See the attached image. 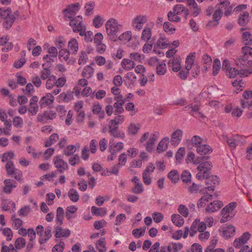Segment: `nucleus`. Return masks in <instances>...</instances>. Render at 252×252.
Masks as SVG:
<instances>
[{"mask_svg": "<svg viewBox=\"0 0 252 252\" xmlns=\"http://www.w3.org/2000/svg\"><path fill=\"white\" fill-rule=\"evenodd\" d=\"M68 48L73 51V53L76 54L78 50V45L77 40L73 38L68 42Z\"/></svg>", "mask_w": 252, "mask_h": 252, "instance_id": "obj_32", "label": "nucleus"}, {"mask_svg": "<svg viewBox=\"0 0 252 252\" xmlns=\"http://www.w3.org/2000/svg\"><path fill=\"white\" fill-rule=\"evenodd\" d=\"M152 30L149 27H145L142 31L141 34V39L144 41H148L151 38Z\"/></svg>", "mask_w": 252, "mask_h": 252, "instance_id": "obj_25", "label": "nucleus"}, {"mask_svg": "<svg viewBox=\"0 0 252 252\" xmlns=\"http://www.w3.org/2000/svg\"><path fill=\"white\" fill-rule=\"evenodd\" d=\"M79 3H76L70 5H68V7L63 10V12L64 13V16L65 19L68 18L70 20L75 17L77 12L79 9Z\"/></svg>", "mask_w": 252, "mask_h": 252, "instance_id": "obj_7", "label": "nucleus"}, {"mask_svg": "<svg viewBox=\"0 0 252 252\" xmlns=\"http://www.w3.org/2000/svg\"><path fill=\"white\" fill-rule=\"evenodd\" d=\"M44 116L47 120H53L56 118L57 115L53 111H46L44 112Z\"/></svg>", "mask_w": 252, "mask_h": 252, "instance_id": "obj_64", "label": "nucleus"}, {"mask_svg": "<svg viewBox=\"0 0 252 252\" xmlns=\"http://www.w3.org/2000/svg\"><path fill=\"white\" fill-rule=\"evenodd\" d=\"M206 185L207 186L206 188L208 190L214 191L215 187L219 184V178L217 176L208 175L205 177Z\"/></svg>", "mask_w": 252, "mask_h": 252, "instance_id": "obj_8", "label": "nucleus"}, {"mask_svg": "<svg viewBox=\"0 0 252 252\" xmlns=\"http://www.w3.org/2000/svg\"><path fill=\"white\" fill-rule=\"evenodd\" d=\"M74 92L68 91L66 93H62L60 94V97L62 100L66 102L70 101L73 98V94Z\"/></svg>", "mask_w": 252, "mask_h": 252, "instance_id": "obj_36", "label": "nucleus"}, {"mask_svg": "<svg viewBox=\"0 0 252 252\" xmlns=\"http://www.w3.org/2000/svg\"><path fill=\"white\" fill-rule=\"evenodd\" d=\"M195 56L194 54H189L186 60L185 67L187 70H189L191 68L192 65L194 63Z\"/></svg>", "mask_w": 252, "mask_h": 252, "instance_id": "obj_29", "label": "nucleus"}, {"mask_svg": "<svg viewBox=\"0 0 252 252\" xmlns=\"http://www.w3.org/2000/svg\"><path fill=\"white\" fill-rule=\"evenodd\" d=\"M146 227H144L142 230L141 229H134L132 230V234L136 238H139L143 235L145 233Z\"/></svg>", "mask_w": 252, "mask_h": 252, "instance_id": "obj_63", "label": "nucleus"}, {"mask_svg": "<svg viewBox=\"0 0 252 252\" xmlns=\"http://www.w3.org/2000/svg\"><path fill=\"white\" fill-rule=\"evenodd\" d=\"M51 70L48 67H45L41 71V78L45 80L50 76Z\"/></svg>", "mask_w": 252, "mask_h": 252, "instance_id": "obj_56", "label": "nucleus"}, {"mask_svg": "<svg viewBox=\"0 0 252 252\" xmlns=\"http://www.w3.org/2000/svg\"><path fill=\"white\" fill-rule=\"evenodd\" d=\"M212 167V164L210 161H206L200 163L197 167L199 171L196 177L198 180L204 179L205 177L210 174V171Z\"/></svg>", "mask_w": 252, "mask_h": 252, "instance_id": "obj_5", "label": "nucleus"}, {"mask_svg": "<svg viewBox=\"0 0 252 252\" xmlns=\"http://www.w3.org/2000/svg\"><path fill=\"white\" fill-rule=\"evenodd\" d=\"M56 238L67 237L70 235V231L68 229H63L61 226H58L55 228Z\"/></svg>", "mask_w": 252, "mask_h": 252, "instance_id": "obj_14", "label": "nucleus"}, {"mask_svg": "<svg viewBox=\"0 0 252 252\" xmlns=\"http://www.w3.org/2000/svg\"><path fill=\"white\" fill-rule=\"evenodd\" d=\"M103 21V19L101 17V16L97 15L95 16L93 20L94 26L96 28H99L102 26Z\"/></svg>", "mask_w": 252, "mask_h": 252, "instance_id": "obj_52", "label": "nucleus"}, {"mask_svg": "<svg viewBox=\"0 0 252 252\" xmlns=\"http://www.w3.org/2000/svg\"><path fill=\"white\" fill-rule=\"evenodd\" d=\"M0 230L2 231V233L3 235L6 236V240L9 241L11 240L13 236V233L10 228L5 227L4 228H1Z\"/></svg>", "mask_w": 252, "mask_h": 252, "instance_id": "obj_42", "label": "nucleus"}, {"mask_svg": "<svg viewBox=\"0 0 252 252\" xmlns=\"http://www.w3.org/2000/svg\"><path fill=\"white\" fill-rule=\"evenodd\" d=\"M125 103L122 102H116L113 105L108 104L105 106V110L106 114L110 116L114 113L115 115L122 114L124 112L123 105Z\"/></svg>", "mask_w": 252, "mask_h": 252, "instance_id": "obj_6", "label": "nucleus"}, {"mask_svg": "<svg viewBox=\"0 0 252 252\" xmlns=\"http://www.w3.org/2000/svg\"><path fill=\"white\" fill-rule=\"evenodd\" d=\"M220 69V60L216 59L214 60L213 65V74L214 76L217 75Z\"/></svg>", "mask_w": 252, "mask_h": 252, "instance_id": "obj_39", "label": "nucleus"}, {"mask_svg": "<svg viewBox=\"0 0 252 252\" xmlns=\"http://www.w3.org/2000/svg\"><path fill=\"white\" fill-rule=\"evenodd\" d=\"M56 77L54 75L50 76L46 82V88L47 89H51L55 85H56Z\"/></svg>", "mask_w": 252, "mask_h": 252, "instance_id": "obj_44", "label": "nucleus"}, {"mask_svg": "<svg viewBox=\"0 0 252 252\" xmlns=\"http://www.w3.org/2000/svg\"><path fill=\"white\" fill-rule=\"evenodd\" d=\"M157 136L154 133L148 139L146 149L148 152H151L154 148L155 142L157 140Z\"/></svg>", "mask_w": 252, "mask_h": 252, "instance_id": "obj_21", "label": "nucleus"}, {"mask_svg": "<svg viewBox=\"0 0 252 252\" xmlns=\"http://www.w3.org/2000/svg\"><path fill=\"white\" fill-rule=\"evenodd\" d=\"M185 9V7L183 5L177 4L174 6L173 10L175 14L178 15L183 13Z\"/></svg>", "mask_w": 252, "mask_h": 252, "instance_id": "obj_55", "label": "nucleus"}, {"mask_svg": "<svg viewBox=\"0 0 252 252\" xmlns=\"http://www.w3.org/2000/svg\"><path fill=\"white\" fill-rule=\"evenodd\" d=\"M199 224V220H194L190 227L191 232L190 233V236L192 237L197 232V227L198 228V225Z\"/></svg>", "mask_w": 252, "mask_h": 252, "instance_id": "obj_59", "label": "nucleus"}, {"mask_svg": "<svg viewBox=\"0 0 252 252\" xmlns=\"http://www.w3.org/2000/svg\"><path fill=\"white\" fill-rule=\"evenodd\" d=\"M3 19L4 21L2 23L3 27L7 30L12 26L14 21H15L16 17H15L14 15H13L8 16V17L5 18Z\"/></svg>", "mask_w": 252, "mask_h": 252, "instance_id": "obj_19", "label": "nucleus"}, {"mask_svg": "<svg viewBox=\"0 0 252 252\" xmlns=\"http://www.w3.org/2000/svg\"><path fill=\"white\" fill-rule=\"evenodd\" d=\"M92 112L94 115H98L100 119L104 118V112L102 110V107L99 103L95 104L93 105Z\"/></svg>", "mask_w": 252, "mask_h": 252, "instance_id": "obj_16", "label": "nucleus"}, {"mask_svg": "<svg viewBox=\"0 0 252 252\" xmlns=\"http://www.w3.org/2000/svg\"><path fill=\"white\" fill-rule=\"evenodd\" d=\"M213 195H205L203 196L200 199H199L197 202V207L198 208H200L203 207V202L202 201H206L207 202H209L212 200Z\"/></svg>", "mask_w": 252, "mask_h": 252, "instance_id": "obj_40", "label": "nucleus"}, {"mask_svg": "<svg viewBox=\"0 0 252 252\" xmlns=\"http://www.w3.org/2000/svg\"><path fill=\"white\" fill-rule=\"evenodd\" d=\"M54 97L53 95L50 93L46 94L45 96H43L39 102L41 107H44L46 106H49L54 102Z\"/></svg>", "mask_w": 252, "mask_h": 252, "instance_id": "obj_12", "label": "nucleus"}, {"mask_svg": "<svg viewBox=\"0 0 252 252\" xmlns=\"http://www.w3.org/2000/svg\"><path fill=\"white\" fill-rule=\"evenodd\" d=\"M13 15L12 14L11 9L10 8H5L4 7L0 8V16L4 19Z\"/></svg>", "mask_w": 252, "mask_h": 252, "instance_id": "obj_38", "label": "nucleus"}, {"mask_svg": "<svg viewBox=\"0 0 252 252\" xmlns=\"http://www.w3.org/2000/svg\"><path fill=\"white\" fill-rule=\"evenodd\" d=\"M235 232V228L233 225L228 226L223 230V236L226 238H228Z\"/></svg>", "mask_w": 252, "mask_h": 252, "instance_id": "obj_30", "label": "nucleus"}, {"mask_svg": "<svg viewBox=\"0 0 252 252\" xmlns=\"http://www.w3.org/2000/svg\"><path fill=\"white\" fill-rule=\"evenodd\" d=\"M167 177L172 183L176 184L179 180L180 175L177 170H173L168 174Z\"/></svg>", "mask_w": 252, "mask_h": 252, "instance_id": "obj_27", "label": "nucleus"}, {"mask_svg": "<svg viewBox=\"0 0 252 252\" xmlns=\"http://www.w3.org/2000/svg\"><path fill=\"white\" fill-rule=\"evenodd\" d=\"M232 5L230 4V2L229 1L226 0H224L223 1H220V3H218L217 5V8L218 9H220L222 10V8H224V9L225 10L226 8H228Z\"/></svg>", "mask_w": 252, "mask_h": 252, "instance_id": "obj_54", "label": "nucleus"}, {"mask_svg": "<svg viewBox=\"0 0 252 252\" xmlns=\"http://www.w3.org/2000/svg\"><path fill=\"white\" fill-rule=\"evenodd\" d=\"M168 65L169 67L172 68V69L174 72L178 71L181 67L180 59L179 58L173 59L170 60L168 63Z\"/></svg>", "mask_w": 252, "mask_h": 252, "instance_id": "obj_15", "label": "nucleus"}, {"mask_svg": "<svg viewBox=\"0 0 252 252\" xmlns=\"http://www.w3.org/2000/svg\"><path fill=\"white\" fill-rule=\"evenodd\" d=\"M96 249L98 250L99 252H105L106 249L105 246V238H100L97 244Z\"/></svg>", "mask_w": 252, "mask_h": 252, "instance_id": "obj_45", "label": "nucleus"}, {"mask_svg": "<svg viewBox=\"0 0 252 252\" xmlns=\"http://www.w3.org/2000/svg\"><path fill=\"white\" fill-rule=\"evenodd\" d=\"M202 186L192 183L191 185L189 186L187 188L188 191L190 193H197L198 191L200 190V188Z\"/></svg>", "mask_w": 252, "mask_h": 252, "instance_id": "obj_41", "label": "nucleus"}, {"mask_svg": "<svg viewBox=\"0 0 252 252\" xmlns=\"http://www.w3.org/2000/svg\"><path fill=\"white\" fill-rule=\"evenodd\" d=\"M5 170L8 176H11L19 182L22 181L23 177L22 172L21 170L15 167L13 161L6 162Z\"/></svg>", "mask_w": 252, "mask_h": 252, "instance_id": "obj_4", "label": "nucleus"}, {"mask_svg": "<svg viewBox=\"0 0 252 252\" xmlns=\"http://www.w3.org/2000/svg\"><path fill=\"white\" fill-rule=\"evenodd\" d=\"M223 206L221 201H213L210 203L206 208L205 211L207 213H213L218 211Z\"/></svg>", "mask_w": 252, "mask_h": 252, "instance_id": "obj_11", "label": "nucleus"}, {"mask_svg": "<svg viewBox=\"0 0 252 252\" xmlns=\"http://www.w3.org/2000/svg\"><path fill=\"white\" fill-rule=\"evenodd\" d=\"M181 178L184 183L188 184L189 183H190L191 174L189 171L185 170L182 172Z\"/></svg>", "mask_w": 252, "mask_h": 252, "instance_id": "obj_33", "label": "nucleus"}, {"mask_svg": "<svg viewBox=\"0 0 252 252\" xmlns=\"http://www.w3.org/2000/svg\"><path fill=\"white\" fill-rule=\"evenodd\" d=\"M94 92L92 93V90L91 87H85L82 90L81 94L83 96H87L89 95H90L91 98H94Z\"/></svg>", "mask_w": 252, "mask_h": 252, "instance_id": "obj_49", "label": "nucleus"}, {"mask_svg": "<svg viewBox=\"0 0 252 252\" xmlns=\"http://www.w3.org/2000/svg\"><path fill=\"white\" fill-rule=\"evenodd\" d=\"M157 73L158 75H164L166 71V65L165 63L160 64L157 66L156 68Z\"/></svg>", "mask_w": 252, "mask_h": 252, "instance_id": "obj_58", "label": "nucleus"}, {"mask_svg": "<svg viewBox=\"0 0 252 252\" xmlns=\"http://www.w3.org/2000/svg\"><path fill=\"white\" fill-rule=\"evenodd\" d=\"M163 29L166 32L169 34H172L176 31V29L174 27L173 25L168 22H165L164 23Z\"/></svg>", "mask_w": 252, "mask_h": 252, "instance_id": "obj_35", "label": "nucleus"}, {"mask_svg": "<svg viewBox=\"0 0 252 252\" xmlns=\"http://www.w3.org/2000/svg\"><path fill=\"white\" fill-rule=\"evenodd\" d=\"M65 244L63 242H60L56 244L52 249L53 252H63Z\"/></svg>", "mask_w": 252, "mask_h": 252, "instance_id": "obj_57", "label": "nucleus"}, {"mask_svg": "<svg viewBox=\"0 0 252 252\" xmlns=\"http://www.w3.org/2000/svg\"><path fill=\"white\" fill-rule=\"evenodd\" d=\"M76 150V148L74 145H68L64 151V154L67 156H70L75 153Z\"/></svg>", "mask_w": 252, "mask_h": 252, "instance_id": "obj_47", "label": "nucleus"}, {"mask_svg": "<svg viewBox=\"0 0 252 252\" xmlns=\"http://www.w3.org/2000/svg\"><path fill=\"white\" fill-rule=\"evenodd\" d=\"M70 199L73 202H77L79 198V194L76 189H71L68 193Z\"/></svg>", "mask_w": 252, "mask_h": 252, "instance_id": "obj_31", "label": "nucleus"}, {"mask_svg": "<svg viewBox=\"0 0 252 252\" xmlns=\"http://www.w3.org/2000/svg\"><path fill=\"white\" fill-rule=\"evenodd\" d=\"M191 142L192 145L197 148L202 144L203 139L199 136L194 135L192 137Z\"/></svg>", "mask_w": 252, "mask_h": 252, "instance_id": "obj_43", "label": "nucleus"}, {"mask_svg": "<svg viewBox=\"0 0 252 252\" xmlns=\"http://www.w3.org/2000/svg\"><path fill=\"white\" fill-rule=\"evenodd\" d=\"M169 142V138L167 137H164L158 143L157 147V152L158 153H161L165 151L168 147V144Z\"/></svg>", "mask_w": 252, "mask_h": 252, "instance_id": "obj_18", "label": "nucleus"}, {"mask_svg": "<svg viewBox=\"0 0 252 252\" xmlns=\"http://www.w3.org/2000/svg\"><path fill=\"white\" fill-rule=\"evenodd\" d=\"M105 28L107 34L110 39L114 41L117 40L119 31V27L117 20L111 18L108 20L105 24Z\"/></svg>", "mask_w": 252, "mask_h": 252, "instance_id": "obj_1", "label": "nucleus"}, {"mask_svg": "<svg viewBox=\"0 0 252 252\" xmlns=\"http://www.w3.org/2000/svg\"><path fill=\"white\" fill-rule=\"evenodd\" d=\"M236 203L232 202L230 203L221 211V214L222 216L220 220L221 223H224L231 219L234 216L233 212V210L236 207Z\"/></svg>", "mask_w": 252, "mask_h": 252, "instance_id": "obj_3", "label": "nucleus"}, {"mask_svg": "<svg viewBox=\"0 0 252 252\" xmlns=\"http://www.w3.org/2000/svg\"><path fill=\"white\" fill-rule=\"evenodd\" d=\"M59 54V58H63V59L65 61H66L68 63L73 64L75 61V59L70 60L69 59L70 53L68 51H67L65 49H62L61 51H60Z\"/></svg>", "mask_w": 252, "mask_h": 252, "instance_id": "obj_20", "label": "nucleus"}, {"mask_svg": "<svg viewBox=\"0 0 252 252\" xmlns=\"http://www.w3.org/2000/svg\"><path fill=\"white\" fill-rule=\"evenodd\" d=\"M69 25L72 28L74 32H79L81 36H83V33L86 30V26L83 25L82 17L80 16H76L70 20Z\"/></svg>", "mask_w": 252, "mask_h": 252, "instance_id": "obj_2", "label": "nucleus"}, {"mask_svg": "<svg viewBox=\"0 0 252 252\" xmlns=\"http://www.w3.org/2000/svg\"><path fill=\"white\" fill-rule=\"evenodd\" d=\"M172 222L178 227L182 226L184 223L183 218L179 214H173L171 216Z\"/></svg>", "mask_w": 252, "mask_h": 252, "instance_id": "obj_26", "label": "nucleus"}, {"mask_svg": "<svg viewBox=\"0 0 252 252\" xmlns=\"http://www.w3.org/2000/svg\"><path fill=\"white\" fill-rule=\"evenodd\" d=\"M139 127L134 124H130L128 128V133L129 134L135 135L137 133Z\"/></svg>", "mask_w": 252, "mask_h": 252, "instance_id": "obj_61", "label": "nucleus"}, {"mask_svg": "<svg viewBox=\"0 0 252 252\" xmlns=\"http://www.w3.org/2000/svg\"><path fill=\"white\" fill-rule=\"evenodd\" d=\"M87 59L88 57L85 51H81L78 60L79 64H85L86 63Z\"/></svg>", "mask_w": 252, "mask_h": 252, "instance_id": "obj_62", "label": "nucleus"}, {"mask_svg": "<svg viewBox=\"0 0 252 252\" xmlns=\"http://www.w3.org/2000/svg\"><path fill=\"white\" fill-rule=\"evenodd\" d=\"M54 164L56 168L59 169V171L61 173L68 167L66 162L63 159L59 158V157L57 156L54 158Z\"/></svg>", "mask_w": 252, "mask_h": 252, "instance_id": "obj_10", "label": "nucleus"}, {"mask_svg": "<svg viewBox=\"0 0 252 252\" xmlns=\"http://www.w3.org/2000/svg\"><path fill=\"white\" fill-rule=\"evenodd\" d=\"M196 152L200 155H204L211 153L212 150L208 145L202 144L196 148Z\"/></svg>", "mask_w": 252, "mask_h": 252, "instance_id": "obj_17", "label": "nucleus"}, {"mask_svg": "<svg viewBox=\"0 0 252 252\" xmlns=\"http://www.w3.org/2000/svg\"><path fill=\"white\" fill-rule=\"evenodd\" d=\"M239 70L234 67H230L226 72V75L229 78H234L237 75H239Z\"/></svg>", "mask_w": 252, "mask_h": 252, "instance_id": "obj_50", "label": "nucleus"}, {"mask_svg": "<svg viewBox=\"0 0 252 252\" xmlns=\"http://www.w3.org/2000/svg\"><path fill=\"white\" fill-rule=\"evenodd\" d=\"M92 214L95 216H104L106 212V209L104 208H97L95 206H93L91 208Z\"/></svg>", "mask_w": 252, "mask_h": 252, "instance_id": "obj_28", "label": "nucleus"}, {"mask_svg": "<svg viewBox=\"0 0 252 252\" xmlns=\"http://www.w3.org/2000/svg\"><path fill=\"white\" fill-rule=\"evenodd\" d=\"M179 213L185 217H187L189 215V210L188 208L184 205H180L178 208Z\"/></svg>", "mask_w": 252, "mask_h": 252, "instance_id": "obj_51", "label": "nucleus"}, {"mask_svg": "<svg viewBox=\"0 0 252 252\" xmlns=\"http://www.w3.org/2000/svg\"><path fill=\"white\" fill-rule=\"evenodd\" d=\"M249 14L247 11H243L240 14L238 19V24L241 26H245L249 22Z\"/></svg>", "mask_w": 252, "mask_h": 252, "instance_id": "obj_23", "label": "nucleus"}, {"mask_svg": "<svg viewBox=\"0 0 252 252\" xmlns=\"http://www.w3.org/2000/svg\"><path fill=\"white\" fill-rule=\"evenodd\" d=\"M135 65L134 62L131 60L124 59L122 62V66L126 70H128L133 69Z\"/></svg>", "mask_w": 252, "mask_h": 252, "instance_id": "obj_22", "label": "nucleus"}, {"mask_svg": "<svg viewBox=\"0 0 252 252\" xmlns=\"http://www.w3.org/2000/svg\"><path fill=\"white\" fill-rule=\"evenodd\" d=\"M93 72V68L91 66L87 65L83 69L82 76L85 78H89L92 76Z\"/></svg>", "mask_w": 252, "mask_h": 252, "instance_id": "obj_37", "label": "nucleus"}, {"mask_svg": "<svg viewBox=\"0 0 252 252\" xmlns=\"http://www.w3.org/2000/svg\"><path fill=\"white\" fill-rule=\"evenodd\" d=\"M183 135V131L180 129H177L174 131L171 136V143L172 145L177 146L181 140Z\"/></svg>", "mask_w": 252, "mask_h": 252, "instance_id": "obj_13", "label": "nucleus"}, {"mask_svg": "<svg viewBox=\"0 0 252 252\" xmlns=\"http://www.w3.org/2000/svg\"><path fill=\"white\" fill-rule=\"evenodd\" d=\"M14 153L12 151L4 153L2 156L1 161L3 162L12 161L11 159L14 158Z\"/></svg>", "mask_w": 252, "mask_h": 252, "instance_id": "obj_34", "label": "nucleus"}, {"mask_svg": "<svg viewBox=\"0 0 252 252\" xmlns=\"http://www.w3.org/2000/svg\"><path fill=\"white\" fill-rule=\"evenodd\" d=\"M26 244V240L21 237L18 238L16 239L15 242V247L16 249L19 250L25 247Z\"/></svg>", "mask_w": 252, "mask_h": 252, "instance_id": "obj_46", "label": "nucleus"}, {"mask_svg": "<svg viewBox=\"0 0 252 252\" xmlns=\"http://www.w3.org/2000/svg\"><path fill=\"white\" fill-rule=\"evenodd\" d=\"M15 215H13L12 217L13 224L14 225V227L15 228V229H18L20 228V227L22 226L23 224V221L19 218H15Z\"/></svg>", "mask_w": 252, "mask_h": 252, "instance_id": "obj_53", "label": "nucleus"}, {"mask_svg": "<svg viewBox=\"0 0 252 252\" xmlns=\"http://www.w3.org/2000/svg\"><path fill=\"white\" fill-rule=\"evenodd\" d=\"M147 21V17L145 15H138L132 21V25L135 30L140 31L143 28V25Z\"/></svg>", "mask_w": 252, "mask_h": 252, "instance_id": "obj_9", "label": "nucleus"}, {"mask_svg": "<svg viewBox=\"0 0 252 252\" xmlns=\"http://www.w3.org/2000/svg\"><path fill=\"white\" fill-rule=\"evenodd\" d=\"M168 20L171 22H178L181 21V18L174 13V11H170L168 13Z\"/></svg>", "mask_w": 252, "mask_h": 252, "instance_id": "obj_48", "label": "nucleus"}, {"mask_svg": "<svg viewBox=\"0 0 252 252\" xmlns=\"http://www.w3.org/2000/svg\"><path fill=\"white\" fill-rule=\"evenodd\" d=\"M242 42L246 46L252 44V35L250 32L246 31L243 33Z\"/></svg>", "mask_w": 252, "mask_h": 252, "instance_id": "obj_24", "label": "nucleus"}, {"mask_svg": "<svg viewBox=\"0 0 252 252\" xmlns=\"http://www.w3.org/2000/svg\"><path fill=\"white\" fill-rule=\"evenodd\" d=\"M131 191L136 194H139L143 191V185L142 184L136 183L132 189Z\"/></svg>", "mask_w": 252, "mask_h": 252, "instance_id": "obj_60", "label": "nucleus"}]
</instances>
